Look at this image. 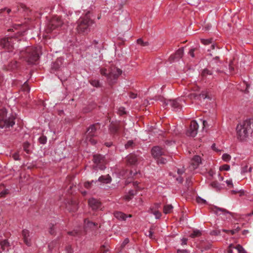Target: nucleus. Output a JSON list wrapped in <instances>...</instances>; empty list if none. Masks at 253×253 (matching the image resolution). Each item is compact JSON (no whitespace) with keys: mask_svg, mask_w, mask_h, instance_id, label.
<instances>
[{"mask_svg":"<svg viewBox=\"0 0 253 253\" xmlns=\"http://www.w3.org/2000/svg\"><path fill=\"white\" fill-rule=\"evenodd\" d=\"M187 241H188V239L187 238H183V239H182L181 240V241H182V243H181V244L182 245H185L187 244Z\"/></svg>","mask_w":253,"mask_h":253,"instance_id":"63","label":"nucleus"},{"mask_svg":"<svg viewBox=\"0 0 253 253\" xmlns=\"http://www.w3.org/2000/svg\"><path fill=\"white\" fill-rule=\"evenodd\" d=\"M22 235L24 243L28 246H31V240L29 238L30 232L27 229H23L22 231Z\"/></svg>","mask_w":253,"mask_h":253,"instance_id":"14","label":"nucleus"},{"mask_svg":"<svg viewBox=\"0 0 253 253\" xmlns=\"http://www.w3.org/2000/svg\"><path fill=\"white\" fill-rule=\"evenodd\" d=\"M196 201L199 204H205L207 203V202L205 200L201 198L200 197H197L196 199Z\"/></svg>","mask_w":253,"mask_h":253,"instance_id":"41","label":"nucleus"},{"mask_svg":"<svg viewBox=\"0 0 253 253\" xmlns=\"http://www.w3.org/2000/svg\"><path fill=\"white\" fill-rule=\"evenodd\" d=\"M93 24V21L87 16L80 18L78 21L77 31L79 33H88L90 30V26Z\"/></svg>","mask_w":253,"mask_h":253,"instance_id":"5","label":"nucleus"},{"mask_svg":"<svg viewBox=\"0 0 253 253\" xmlns=\"http://www.w3.org/2000/svg\"><path fill=\"white\" fill-rule=\"evenodd\" d=\"M133 145H134L133 141L132 140H129L125 144V147L126 149H128L130 147H133Z\"/></svg>","mask_w":253,"mask_h":253,"instance_id":"44","label":"nucleus"},{"mask_svg":"<svg viewBox=\"0 0 253 253\" xmlns=\"http://www.w3.org/2000/svg\"><path fill=\"white\" fill-rule=\"evenodd\" d=\"M151 213H153L155 215V217L157 219H159L162 216V213L161 212H160L159 211H153V208L150 209Z\"/></svg>","mask_w":253,"mask_h":253,"instance_id":"33","label":"nucleus"},{"mask_svg":"<svg viewBox=\"0 0 253 253\" xmlns=\"http://www.w3.org/2000/svg\"><path fill=\"white\" fill-rule=\"evenodd\" d=\"M111 177L109 175V174L106 176H101L98 178V181L104 183H109L111 182Z\"/></svg>","mask_w":253,"mask_h":253,"instance_id":"26","label":"nucleus"},{"mask_svg":"<svg viewBox=\"0 0 253 253\" xmlns=\"http://www.w3.org/2000/svg\"><path fill=\"white\" fill-rule=\"evenodd\" d=\"M200 163H201V158L197 155L195 156L191 161V165L192 166L193 169L197 168Z\"/></svg>","mask_w":253,"mask_h":253,"instance_id":"19","label":"nucleus"},{"mask_svg":"<svg viewBox=\"0 0 253 253\" xmlns=\"http://www.w3.org/2000/svg\"><path fill=\"white\" fill-rule=\"evenodd\" d=\"M136 42L137 44H140L143 46H146L149 45V42H144L141 38L138 39Z\"/></svg>","mask_w":253,"mask_h":253,"instance_id":"37","label":"nucleus"},{"mask_svg":"<svg viewBox=\"0 0 253 253\" xmlns=\"http://www.w3.org/2000/svg\"><path fill=\"white\" fill-rule=\"evenodd\" d=\"M62 64V62L61 60L57 59L56 61H55L54 62H53L51 65V69L52 71H57L58 70L61 65Z\"/></svg>","mask_w":253,"mask_h":253,"instance_id":"25","label":"nucleus"},{"mask_svg":"<svg viewBox=\"0 0 253 253\" xmlns=\"http://www.w3.org/2000/svg\"><path fill=\"white\" fill-rule=\"evenodd\" d=\"M90 83L91 84L94 86H95L97 87L100 86V82L98 80H91L90 82Z\"/></svg>","mask_w":253,"mask_h":253,"instance_id":"40","label":"nucleus"},{"mask_svg":"<svg viewBox=\"0 0 253 253\" xmlns=\"http://www.w3.org/2000/svg\"><path fill=\"white\" fill-rule=\"evenodd\" d=\"M158 163L164 164L166 163V159L160 157L159 159H158Z\"/></svg>","mask_w":253,"mask_h":253,"instance_id":"52","label":"nucleus"},{"mask_svg":"<svg viewBox=\"0 0 253 253\" xmlns=\"http://www.w3.org/2000/svg\"><path fill=\"white\" fill-rule=\"evenodd\" d=\"M114 216L119 220H126L127 218V215L124 212L119 211H116L114 212Z\"/></svg>","mask_w":253,"mask_h":253,"instance_id":"21","label":"nucleus"},{"mask_svg":"<svg viewBox=\"0 0 253 253\" xmlns=\"http://www.w3.org/2000/svg\"><path fill=\"white\" fill-rule=\"evenodd\" d=\"M199 126L195 120L191 122L190 126L186 131V135L189 136L195 137L197 134Z\"/></svg>","mask_w":253,"mask_h":253,"instance_id":"8","label":"nucleus"},{"mask_svg":"<svg viewBox=\"0 0 253 253\" xmlns=\"http://www.w3.org/2000/svg\"><path fill=\"white\" fill-rule=\"evenodd\" d=\"M201 234V232L200 230H195L193 231V232L190 235V237L192 238H194L200 236Z\"/></svg>","mask_w":253,"mask_h":253,"instance_id":"35","label":"nucleus"},{"mask_svg":"<svg viewBox=\"0 0 253 253\" xmlns=\"http://www.w3.org/2000/svg\"><path fill=\"white\" fill-rule=\"evenodd\" d=\"M253 130V119H248L239 124L236 127L237 137L244 140Z\"/></svg>","mask_w":253,"mask_h":253,"instance_id":"1","label":"nucleus"},{"mask_svg":"<svg viewBox=\"0 0 253 253\" xmlns=\"http://www.w3.org/2000/svg\"><path fill=\"white\" fill-rule=\"evenodd\" d=\"M55 224L50 223L49 224V233L52 235H55L56 234V231L55 228Z\"/></svg>","mask_w":253,"mask_h":253,"instance_id":"30","label":"nucleus"},{"mask_svg":"<svg viewBox=\"0 0 253 253\" xmlns=\"http://www.w3.org/2000/svg\"><path fill=\"white\" fill-rule=\"evenodd\" d=\"M252 167H249L248 165L246 164L245 166L242 167V173H246L248 171H251Z\"/></svg>","mask_w":253,"mask_h":253,"instance_id":"36","label":"nucleus"},{"mask_svg":"<svg viewBox=\"0 0 253 253\" xmlns=\"http://www.w3.org/2000/svg\"><path fill=\"white\" fill-rule=\"evenodd\" d=\"M66 250L68 253H72L73 252V249L71 246H68L66 247Z\"/></svg>","mask_w":253,"mask_h":253,"instance_id":"59","label":"nucleus"},{"mask_svg":"<svg viewBox=\"0 0 253 253\" xmlns=\"http://www.w3.org/2000/svg\"><path fill=\"white\" fill-rule=\"evenodd\" d=\"M88 205L92 210H96L100 207L101 203L96 199L91 198L88 200Z\"/></svg>","mask_w":253,"mask_h":253,"instance_id":"16","label":"nucleus"},{"mask_svg":"<svg viewBox=\"0 0 253 253\" xmlns=\"http://www.w3.org/2000/svg\"><path fill=\"white\" fill-rule=\"evenodd\" d=\"M18 63L17 61H14L10 63L9 65V69L10 70H13L17 68Z\"/></svg>","mask_w":253,"mask_h":253,"instance_id":"38","label":"nucleus"},{"mask_svg":"<svg viewBox=\"0 0 253 253\" xmlns=\"http://www.w3.org/2000/svg\"><path fill=\"white\" fill-rule=\"evenodd\" d=\"M22 89L23 90L25 91H28L29 92L30 90V87L29 86L28 84L25 82L23 85L22 87Z\"/></svg>","mask_w":253,"mask_h":253,"instance_id":"48","label":"nucleus"},{"mask_svg":"<svg viewBox=\"0 0 253 253\" xmlns=\"http://www.w3.org/2000/svg\"><path fill=\"white\" fill-rule=\"evenodd\" d=\"M226 183L228 186H229L230 187H233V184L232 181L231 179L226 180Z\"/></svg>","mask_w":253,"mask_h":253,"instance_id":"58","label":"nucleus"},{"mask_svg":"<svg viewBox=\"0 0 253 253\" xmlns=\"http://www.w3.org/2000/svg\"><path fill=\"white\" fill-rule=\"evenodd\" d=\"M241 228L238 226L235 229L233 230H230V233L231 235H234L236 233L239 232Z\"/></svg>","mask_w":253,"mask_h":253,"instance_id":"50","label":"nucleus"},{"mask_svg":"<svg viewBox=\"0 0 253 253\" xmlns=\"http://www.w3.org/2000/svg\"><path fill=\"white\" fill-rule=\"evenodd\" d=\"M129 243V239L128 238H126L124 240V242L122 244V247H124L126 244Z\"/></svg>","mask_w":253,"mask_h":253,"instance_id":"60","label":"nucleus"},{"mask_svg":"<svg viewBox=\"0 0 253 253\" xmlns=\"http://www.w3.org/2000/svg\"><path fill=\"white\" fill-rule=\"evenodd\" d=\"M126 162L127 165H135L138 161L137 156L134 154H130L126 158Z\"/></svg>","mask_w":253,"mask_h":253,"instance_id":"15","label":"nucleus"},{"mask_svg":"<svg viewBox=\"0 0 253 253\" xmlns=\"http://www.w3.org/2000/svg\"><path fill=\"white\" fill-rule=\"evenodd\" d=\"M41 53V49L40 46L28 47L25 51L21 52V55L29 64H34L38 61Z\"/></svg>","mask_w":253,"mask_h":253,"instance_id":"2","label":"nucleus"},{"mask_svg":"<svg viewBox=\"0 0 253 253\" xmlns=\"http://www.w3.org/2000/svg\"><path fill=\"white\" fill-rule=\"evenodd\" d=\"M12 40V38L10 37L3 38L0 40V45L3 48L11 50L13 48Z\"/></svg>","mask_w":253,"mask_h":253,"instance_id":"10","label":"nucleus"},{"mask_svg":"<svg viewBox=\"0 0 253 253\" xmlns=\"http://www.w3.org/2000/svg\"><path fill=\"white\" fill-rule=\"evenodd\" d=\"M201 42L204 44V45H209L210 44H211V49H214L215 48V47L216 46L215 43H214V41H213V39L212 38H210L209 39H201Z\"/></svg>","mask_w":253,"mask_h":253,"instance_id":"22","label":"nucleus"},{"mask_svg":"<svg viewBox=\"0 0 253 253\" xmlns=\"http://www.w3.org/2000/svg\"><path fill=\"white\" fill-rule=\"evenodd\" d=\"M153 227H151L150 228V230L149 231V235H148V236L151 239H155V237L154 236V232H153Z\"/></svg>","mask_w":253,"mask_h":253,"instance_id":"43","label":"nucleus"},{"mask_svg":"<svg viewBox=\"0 0 253 253\" xmlns=\"http://www.w3.org/2000/svg\"><path fill=\"white\" fill-rule=\"evenodd\" d=\"M105 246L104 245H103L101 247V252L100 253H106L108 250H105Z\"/></svg>","mask_w":253,"mask_h":253,"instance_id":"62","label":"nucleus"},{"mask_svg":"<svg viewBox=\"0 0 253 253\" xmlns=\"http://www.w3.org/2000/svg\"><path fill=\"white\" fill-rule=\"evenodd\" d=\"M84 222L85 223L86 228L89 227L93 230H94L96 228V227L97 225V223L90 221L87 219L84 220Z\"/></svg>","mask_w":253,"mask_h":253,"instance_id":"27","label":"nucleus"},{"mask_svg":"<svg viewBox=\"0 0 253 253\" xmlns=\"http://www.w3.org/2000/svg\"><path fill=\"white\" fill-rule=\"evenodd\" d=\"M46 137L45 136H42L39 139L40 143L42 144H44L46 142Z\"/></svg>","mask_w":253,"mask_h":253,"instance_id":"45","label":"nucleus"},{"mask_svg":"<svg viewBox=\"0 0 253 253\" xmlns=\"http://www.w3.org/2000/svg\"><path fill=\"white\" fill-rule=\"evenodd\" d=\"M7 112L5 109H1L0 110V127L7 128L12 126L15 124V117L13 116H10L8 118H6Z\"/></svg>","mask_w":253,"mask_h":253,"instance_id":"4","label":"nucleus"},{"mask_svg":"<svg viewBox=\"0 0 253 253\" xmlns=\"http://www.w3.org/2000/svg\"><path fill=\"white\" fill-rule=\"evenodd\" d=\"M235 248L238 251L239 253H247L243 247L240 245H238Z\"/></svg>","mask_w":253,"mask_h":253,"instance_id":"39","label":"nucleus"},{"mask_svg":"<svg viewBox=\"0 0 253 253\" xmlns=\"http://www.w3.org/2000/svg\"><path fill=\"white\" fill-rule=\"evenodd\" d=\"M137 192V190H131L128 194L124 197V199L126 201H129L136 194Z\"/></svg>","mask_w":253,"mask_h":253,"instance_id":"24","label":"nucleus"},{"mask_svg":"<svg viewBox=\"0 0 253 253\" xmlns=\"http://www.w3.org/2000/svg\"><path fill=\"white\" fill-rule=\"evenodd\" d=\"M63 24V22L59 17L54 16L49 21L45 29L47 33H50L54 30L61 27Z\"/></svg>","mask_w":253,"mask_h":253,"instance_id":"6","label":"nucleus"},{"mask_svg":"<svg viewBox=\"0 0 253 253\" xmlns=\"http://www.w3.org/2000/svg\"><path fill=\"white\" fill-rule=\"evenodd\" d=\"M100 128V125L99 123H96L90 125L87 128L86 131V135L87 139L88 136L93 137L95 135L96 130Z\"/></svg>","mask_w":253,"mask_h":253,"instance_id":"11","label":"nucleus"},{"mask_svg":"<svg viewBox=\"0 0 253 253\" xmlns=\"http://www.w3.org/2000/svg\"><path fill=\"white\" fill-rule=\"evenodd\" d=\"M30 143L27 141L24 142L23 144V147L24 150L27 153L30 154L31 153V151L29 149L30 146Z\"/></svg>","mask_w":253,"mask_h":253,"instance_id":"32","label":"nucleus"},{"mask_svg":"<svg viewBox=\"0 0 253 253\" xmlns=\"http://www.w3.org/2000/svg\"><path fill=\"white\" fill-rule=\"evenodd\" d=\"M229 169L230 166L226 164L221 166L219 168L220 170H228Z\"/></svg>","mask_w":253,"mask_h":253,"instance_id":"46","label":"nucleus"},{"mask_svg":"<svg viewBox=\"0 0 253 253\" xmlns=\"http://www.w3.org/2000/svg\"><path fill=\"white\" fill-rule=\"evenodd\" d=\"M173 206L171 205H166L164 207L163 212L165 214H168L171 212Z\"/></svg>","mask_w":253,"mask_h":253,"instance_id":"28","label":"nucleus"},{"mask_svg":"<svg viewBox=\"0 0 253 253\" xmlns=\"http://www.w3.org/2000/svg\"><path fill=\"white\" fill-rule=\"evenodd\" d=\"M196 49V48H192L190 50V51L189 52V54L192 57H195L194 51H195Z\"/></svg>","mask_w":253,"mask_h":253,"instance_id":"57","label":"nucleus"},{"mask_svg":"<svg viewBox=\"0 0 253 253\" xmlns=\"http://www.w3.org/2000/svg\"><path fill=\"white\" fill-rule=\"evenodd\" d=\"M170 105L176 111H178L181 108V105L178 102L177 100H169L168 101Z\"/></svg>","mask_w":253,"mask_h":253,"instance_id":"23","label":"nucleus"},{"mask_svg":"<svg viewBox=\"0 0 253 253\" xmlns=\"http://www.w3.org/2000/svg\"><path fill=\"white\" fill-rule=\"evenodd\" d=\"M210 209L211 211L213 212L217 215H219L220 214V213H219V211L221 212L223 214H229L232 216L233 215V213L232 212H230V211H227L224 209L220 208L216 206L212 207L210 208Z\"/></svg>","mask_w":253,"mask_h":253,"instance_id":"13","label":"nucleus"},{"mask_svg":"<svg viewBox=\"0 0 253 253\" xmlns=\"http://www.w3.org/2000/svg\"><path fill=\"white\" fill-rule=\"evenodd\" d=\"M86 140L90 142L91 144H95L96 143V141L93 139L92 137L88 136V139L86 138Z\"/></svg>","mask_w":253,"mask_h":253,"instance_id":"53","label":"nucleus"},{"mask_svg":"<svg viewBox=\"0 0 253 253\" xmlns=\"http://www.w3.org/2000/svg\"><path fill=\"white\" fill-rule=\"evenodd\" d=\"M227 253H233L232 245H230L228 249Z\"/></svg>","mask_w":253,"mask_h":253,"instance_id":"64","label":"nucleus"},{"mask_svg":"<svg viewBox=\"0 0 253 253\" xmlns=\"http://www.w3.org/2000/svg\"><path fill=\"white\" fill-rule=\"evenodd\" d=\"M0 246L1 249L3 251H4L6 247H8L9 246V243L7 240L0 241Z\"/></svg>","mask_w":253,"mask_h":253,"instance_id":"29","label":"nucleus"},{"mask_svg":"<svg viewBox=\"0 0 253 253\" xmlns=\"http://www.w3.org/2000/svg\"><path fill=\"white\" fill-rule=\"evenodd\" d=\"M205 99L208 98L211 99V97L208 95L207 91H202L200 94H198V99L199 100H201V98Z\"/></svg>","mask_w":253,"mask_h":253,"instance_id":"31","label":"nucleus"},{"mask_svg":"<svg viewBox=\"0 0 253 253\" xmlns=\"http://www.w3.org/2000/svg\"><path fill=\"white\" fill-rule=\"evenodd\" d=\"M12 157L15 160H19L20 157L19 152H15L12 155Z\"/></svg>","mask_w":253,"mask_h":253,"instance_id":"51","label":"nucleus"},{"mask_svg":"<svg viewBox=\"0 0 253 253\" xmlns=\"http://www.w3.org/2000/svg\"><path fill=\"white\" fill-rule=\"evenodd\" d=\"M177 253H189V252L187 250L178 249L177 251Z\"/></svg>","mask_w":253,"mask_h":253,"instance_id":"61","label":"nucleus"},{"mask_svg":"<svg viewBox=\"0 0 253 253\" xmlns=\"http://www.w3.org/2000/svg\"><path fill=\"white\" fill-rule=\"evenodd\" d=\"M119 114L120 115H123L126 114L125 108L124 107H120L118 110Z\"/></svg>","mask_w":253,"mask_h":253,"instance_id":"49","label":"nucleus"},{"mask_svg":"<svg viewBox=\"0 0 253 253\" xmlns=\"http://www.w3.org/2000/svg\"><path fill=\"white\" fill-rule=\"evenodd\" d=\"M78 234V232L76 231H72L68 232V234L71 236H76Z\"/></svg>","mask_w":253,"mask_h":253,"instance_id":"55","label":"nucleus"},{"mask_svg":"<svg viewBox=\"0 0 253 253\" xmlns=\"http://www.w3.org/2000/svg\"><path fill=\"white\" fill-rule=\"evenodd\" d=\"M66 209L70 212H75L78 209V202L75 199H67L65 202Z\"/></svg>","mask_w":253,"mask_h":253,"instance_id":"7","label":"nucleus"},{"mask_svg":"<svg viewBox=\"0 0 253 253\" xmlns=\"http://www.w3.org/2000/svg\"><path fill=\"white\" fill-rule=\"evenodd\" d=\"M122 128H124V125L120 121L112 122L109 126L110 131L113 134L117 133Z\"/></svg>","mask_w":253,"mask_h":253,"instance_id":"9","label":"nucleus"},{"mask_svg":"<svg viewBox=\"0 0 253 253\" xmlns=\"http://www.w3.org/2000/svg\"><path fill=\"white\" fill-rule=\"evenodd\" d=\"M92 182H93V181L91 182H85L84 183V186L87 189H89L91 187V183Z\"/></svg>","mask_w":253,"mask_h":253,"instance_id":"56","label":"nucleus"},{"mask_svg":"<svg viewBox=\"0 0 253 253\" xmlns=\"http://www.w3.org/2000/svg\"><path fill=\"white\" fill-rule=\"evenodd\" d=\"M100 73L102 75L107 76L109 84L112 85L116 83L119 76L122 74V71L119 68L114 67L111 68V71L108 74L107 73V70L105 69H101Z\"/></svg>","mask_w":253,"mask_h":253,"instance_id":"3","label":"nucleus"},{"mask_svg":"<svg viewBox=\"0 0 253 253\" xmlns=\"http://www.w3.org/2000/svg\"><path fill=\"white\" fill-rule=\"evenodd\" d=\"M152 155L157 159H159L162 155H165V151L159 146L154 147L151 150Z\"/></svg>","mask_w":253,"mask_h":253,"instance_id":"12","label":"nucleus"},{"mask_svg":"<svg viewBox=\"0 0 253 253\" xmlns=\"http://www.w3.org/2000/svg\"><path fill=\"white\" fill-rule=\"evenodd\" d=\"M211 186L212 188L215 189L216 190H220L221 188L220 185L218 184L217 181H213L211 183Z\"/></svg>","mask_w":253,"mask_h":253,"instance_id":"34","label":"nucleus"},{"mask_svg":"<svg viewBox=\"0 0 253 253\" xmlns=\"http://www.w3.org/2000/svg\"><path fill=\"white\" fill-rule=\"evenodd\" d=\"M183 48H180L176 51L174 54L171 55L170 58L173 61L175 60H179L183 56Z\"/></svg>","mask_w":253,"mask_h":253,"instance_id":"18","label":"nucleus"},{"mask_svg":"<svg viewBox=\"0 0 253 253\" xmlns=\"http://www.w3.org/2000/svg\"><path fill=\"white\" fill-rule=\"evenodd\" d=\"M212 75V72L209 69L206 68L204 69L201 72V79L202 81H205V82L207 81V77L208 76H211Z\"/></svg>","mask_w":253,"mask_h":253,"instance_id":"20","label":"nucleus"},{"mask_svg":"<svg viewBox=\"0 0 253 253\" xmlns=\"http://www.w3.org/2000/svg\"><path fill=\"white\" fill-rule=\"evenodd\" d=\"M93 161L96 165L102 164L105 162L104 156L100 154H95L93 156Z\"/></svg>","mask_w":253,"mask_h":253,"instance_id":"17","label":"nucleus"},{"mask_svg":"<svg viewBox=\"0 0 253 253\" xmlns=\"http://www.w3.org/2000/svg\"><path fill=\"white\" fill-rule=\"evenodd\" d=\"M8 194L7 190H3L0 193V198L4 197L5 196Z\"/></svg>","mask_w":253,"mask_h":253,"instance_id":"54","label":"nucleus"},{"mask_svg":"<svg viewBox=\"0 0 253 253\" xmlns=\"http://www.w3.org/2000/svg\"><path fill=\"white\" fill-rule=\"evenodd\" d=\"M188 97L190 99H198V94H196V93H190L188 95Z\"/></svg>","mask_w":253,"mask_h":253,"instance_id":"47","label":"nucleus"},{"mask_svg":"<svg viewBox=\"0 0 253 253\" xmlns=\"http://www.w3.org/2000/svg\"><path fill=\"white\" fill-rule=\"evenodd\" d=\"M222 158L223 160L225 162H228L231 159V156L229 154H224L222 155Z\"/></svg>","mask_w":253,"mask_h":253,"instance_id":"42","label":"nucleus"}]
</instances>
